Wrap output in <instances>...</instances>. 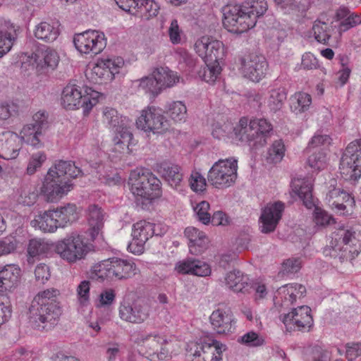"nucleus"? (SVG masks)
<instances>
[{
	"instance_id": "nucleus-1",
	"label": "nucleus",
	"mask_w": 361,
	"mask_h": 361,
	"mask_svg": "<svg viewBox=\"0 0 361 361\" xmlns=\"http://www.w3.org/2000/svg\"><path fill=\"white\" fill-rule=\"evenodd\" d=\"M265 0H247L241 4L223 7V24L229 32L243 33L254 27L257 19L267 11Z\"/></svg>"
},
{
	"instance_id": "nucleus-2",
	"label": "nucleus",
	"mask_w": 361,
	"mask_h": 361,
	"mask_svg": "<svg viewBox=\"0 0 361 361\" xmlns=\"http://www.w3.org/2000/svg\"><path fill=\"white\" fill-rule=\"evenodd\" d=\"M82 175V170L74 162L60 160L49 169L43 181L41 192L48 202L57 201L73 188V183L67 177L76 178Z\"/></svg>"
},
{
	"instance_id": "nucleus-3",
	"label": "nucleus",
	"mask_w": 361,
	"mask_h": 361,
	"mask_svg": "<svg viewBox=\"0 0 361 361\" xmlns=\"http://www.w3.org/2000/svg\"><path fill=\"white\" fill-rule=\"evenodd\" d=\"M135 342L145 349V353L152 361L167 360L171 357L172 342L159 331H141Z\"/></svg>"
},
{
	"instance_id": "nucleus-4",
	"label": "nucleus",
	"mask_w": 361,
	"mask_h": 361,
	"mask_svg": "<svg viewBox=\"0 0 361 361\" xmlns=\"http://www.w3.org/2000/svg\"><path fill=\"white\" fill-rule=\"evenodd\" d=\"M130 190L135 196L154 200L161 195L160 180L149 169L137 168L130 174Z\"/></svg>"
},
{
	"instance_id": "nucleus-5",
	"label": "nucleus",
	"mask_w": 361,
	"mask_h": 361,
	"mask_svg": "<svg viewBox=\"0 0 361 361\" xmlns=\"http://www.w3.org/2000/svg\"><path fill=\"white\" fill-rule=\"evenodd\" d=\"M135 264L126 259L112 257L94 264L92 272L102 280H122L135 274Z\"/></svg>"
},
{
	"instance_id": "nucleus-6",
	"label": "nucleus",
	"mask_w": 361,
	"mask_h": 361,
	"mask_svg": "<svg viewBox=\"0 0 361 361\" xmlns=\"http://www.w3.org/2000/svg\"><path fill=\"white\" fill-rule=\"evenodd\" d=\"M61 315L57 302L39 304L32 302L28 310V319L31 326L39 331H49L55 326Z\"/></svg>"
},
{
	"instance_id": "nucleus-7",
	"label": "nucleus",
	"mask_w": 361,
	"mask_h": 361,
	"mask_svg": "<svg viewBox=\"0 0 361 361\" xmlns=\"http://www.w3.org/2000/svg\"><path fill=\"white\" fill-rule=\"evenodd\" d=\"M103 121L115 133L113 142L116 149L121 151L128 148L133 139V133L129 129L130 120L119 114L115 109L105 107L103 110Z\"/></svg>"
},
{
	"instance_id": "nucleus-8",
	"label": "nucleus",
	"mask_w": 361,
	"mask_h": 361,
	"mask_svg": "<svg viewBox=\"0 0 361 361\" xmlns=\"http://www.w3.org/2000/svg\"><path fill=\"white\" fill-rule=\"evenodd\" d=\"M92 248V244L83 235L75 233H72L58 241L55 245L56 252L70 263L85 259Z\"/></svg>"
},
{
	"instance_id": "nucleus-9",
	"label": "nucleus",
	"mask_w": 361,
	"mask_h": 361,
	"mask_svg": "<svg viewBox=\"0 0 361 361\" xmlns=\"http://www.w3.org/2000/svg\"><path fill=\"white\" fill-rule=\"evenodd\" d=\"M238 160L234 157L219 159L208 172V182L218 189L227 188L237 179Z\"/></svg>"
},
{
	"instance_id": "nucleus-10",
	"label": "nucleus",
	"mask_w": 361,
	"mask_h": 361,
	"mask_svg": "<svg viewBox=\"0 0 361 361\" xmlns=\"http://www.w3.org/2000/svg\"><path fill=\"white\" fill-rule=\"evenodd\" d=\"M90 90L92 94L87 92V94H82L80 87L76 85L68 84L63 90L61 94V104L68 110H73L82 107L85 114H88L90 110L97 103L99 92Z\"/></svg>"
},
{
	"instance_id": "nucleus-11",
	"label": "nucleus",
	"mask_w": 361,
	"mask_h": 361,
	"mask_svg": "<svg viewBox=\"0 0 361 361\" xmlns=\"http://www.w3.org/2000/svg\"><path fill=\"white\" fill-rule=\"evenodd\" d=\"M340 173L345 180H357L361 176V139L350 142L340 161Z\"/></svg>"
},
{
	"instance_id": "nucleus-12",
	"label": "nucleus",
	"mask_w": 361,
	"mask_h": 361,
	"mask_svg": "<svg viewBox=\"0 0 361 361\" xmlns=\"http://www.w3.org/2000/svg\"><path fill=\"white\" fill-rule=\"evenodd\" d=\"M179 80L176 73L163 67L156 68L151 76L140 79L139 86L154 96L159 94L161 91L174 85Z\"/></svg>"
},
{
	"instance_id": "nucleus-13",
	"label": "nucleus",
	"mask_w": 361,
	"mask_h": 361,
	"mask_svg": "<svg viewBox=\"0 0 361 361\" xmlns=\"http://www.w3.org/2000/svg\"><path fill=\"white\" fill-rule=\"evenodd\" d=\"M106 38L103 32L88 30L74 35L73 43L76 49L82 54L97 55L106 46Z\"/></svg>"
},
{
	"instance_id": "nucleus-14",
	"label": "nucleus",
	"mask_w": 361,
	"mask_h": 361,
	"mask_svg": "<svg viewBox=\"0 0 361 361\" xmlns=\"http://www.w3.org/2000/svg\"><path fill=\"white\" fill-rule=\"evenodd\" d=\"M311 312L310 307L302 305L294 308L288 314H281L280 319L288 331H309L314 324Z\"/></svg>"
},
{
	"instance_id": "nucleus-15",
	"label": "nucleus",
	"mask_w": 361,
	"mask_h": 361,
	"mask_svg": "<svg viewBox=\"0 0 361 361\" xmlns=\"http://www.w3.org/2000/svg\"><path fill=\"white\" fill-rule=\"evenodd\" d=\"M158 227L160 226H154V224L145 220L134 224L132 231L133 239L128 246L130 252L137 255L142 254L147 241L154 235L161 236L164 231H158Z\"/></svg>"
},
{
	"instance_id": "nucleus-16",
	"label": "nucleus",
	"mask_w": 361,
	"mask_h": 361,
	"mask_svg": "<svg viewBox=\"0 0 361 361\" xmlns=\"http://www.w3.org/2000/svg\"><path fill=\"white\" fill-rule=\"evenodd\" d=\"M330 246L333 250H348L355 257L361 251V230L357 233L353 230H340L333 234Z\"/></svg>"
},
{
	"instance_id": "nucleus-17",
	"label": "nucleus",
	"mask_w": 361,
	"mask_h": 361,
	"mask_svg": "<svg viewBox=\"0 0 361 361\" xmlns=\"http://www.w3.org/2000/svg\"><path fill=\"white\" fill-rule=\"evenodd\" d=\"M137 128L145 132L161 133L169 128L168 121L162 114L161 110L155 106H149L142 110L136 121Z\"/></svg>"
},
{
	"instance_id": "nucleus-18",
	"label": "nucleus",
	"mask_w": 361,
	"mask_h": 361,
	"mask_svg": "<svg viewBox=\"0 0 361 361\" xmlns=\"http://www.w3.org/2000/svg\"><path fill=\"white\" fill-rule=\"evenodd\" d=\"M226 350V345L213 340L212 343H192L188 350L192 361H221L222 353Z\"/></svg>"
},
{
	"instance_id": "nucleus-19",
	"label": "nucleus",
	"mask_w": 361,
	"mask_h": 361,
	"mask_svg": "<svg viewBox=\"0 0 361 361\" xmlns=\"http://www.w3.org/2000/svg\"><path fill=\"white\" fill-rule=\"evenodd\" d=\"M195 49L205 63H219L224 56V44L209 37H202L195 44Z\"/></svg>"
},
{
	"instance_id": "nucleus-20",
	"label": "nucleus",
	"mask_w": 361,
	"mask_h": 361,
	"mask_svg": "<svg viewBox=\"0 0 361 361\" xmlns=\"http://www.w3.org/2000/svg\"><path fill=\"white\" fill-rule=\"evenodd\" d=\"M240 72L245 78L253 82H259L266 74L268 63L262 55L250 54L240 59Z\"/></svg>"
},
{
	"instance_id": "nucleus-21",
	"label": "nucleus",
	"mask_w": 361,
	"mask_h": 361,
	"mask_svg": "<svg viewBox=\"0 0 361 361\" xmlns=\"http://www.w3.org/2000/svg\"><path fill=\"white\" fill-rule=\"evenodd\" d=\"M150 307L144 300H135L132 303L124 302L119 307V316L123 321L141 324L149 316Z\"/></svg>"
},
{
	"instance_id": "nucleus-22",
	"label": "nucleus",
	"mask_w": 361,
	"mask_h": 361,
	"mask_svg": "<svg viewBox=\"0 0 361 361\" xmlns=\"http://www.w3.org/2000/svg\"><path fill=\"white\" fill-rule=\"evenodd\" d=\"M284 204L278 201L267 204L261 212L259 216V228L263 233L274 232L282 217Z\"/></svg>"
},
{
	"instance_id": "nucleus-23",
	"label": "nucleus",
	"mask_w": 361,
	"mask_h": 361,
	"mask_svg": "<svg viewBox=\"0 0 361 361\" xmlns=\"http://www.w3.org/2000/svg\"><path fill=\"white\" fill-rule=\"evenodd\" d=\"M326 201L333 210L343 215L351 211L355 203L350 194L336 188L329 191L326 196Z\"/></svg>"
},
{
	"instance_id": "nucleus-24",
	"label": "nucleus",
	"mask_w": 361,
	"mask_h": 361,
	"mask_svg": "<svg viewBox=\"0 0 361 361\" xmlns=\"http://www.w3.org/2000/svg\"><path fill=\"white\" fill-rule=\"evenodd\" d=\"M32 59L34 60L36 70L41 73L54 70L60 60L56 50L46 47L38 48L32 54Z\"/></svg>"
},
{
	"instance_id": "nucleus-25",
	"label": "nucleus",
	"mask_w": 361,
	"mask_h": 361,
	"mask_svg": "<svg viewBox=\"0 0 361 361\" xmlns=\"http://www.w3.org/2000/svg\"><path fill=\"white\" fill-rule=\"evenodd\" d=\"M209 319L213 329L218 334H230L235 329L236 321L229 310L218 308L213 311Z\"/></svg>"
},
{
	"instance_id": "nucleus-26",
	"label": "nucleus",
	"mask_w": 361,
	"mask_h": 361,
	"mask_svg": "<svg viewBox=\"0 0 361 361\" xmlns=\"http://www.w3.org/2000/svg\"><path fill=\"white\" fill-rule=\"evenodd\" d=\"M22 147L19 136L11 131L0 133V158L5 160L16 159Z\"/></svg>"
},
{
	"instance_id": "nucleus-27",
	"label": "nucleus",
	"mask_w": 361,
	"mask_h": 361,
	"mask_svg": "<svg viewBox=\"0 0 361 361\" xmlns=\"http://www.w3.org/2000/svg\"><path fill=\"white\" fill-rule=\"evenodd\" d=\"M184 234L189 241V250L192 255H200L207 249L208 238L204 232L190 226L185 229Z\"/></svg>"
},
{
	"instance_id": "nucleus-28",
	"label": "nucleus",
	"mask_w": 361,
	"mask_h": 361,
	"mask_svg": "<svg viewBox=\"0 0 361 361\" xmlns=\"http://www.w3.org/2000/svg\"><path fill=\"white\" fill-rule=\"evenodd\" d=\"M159 173L171 188L177 190L181 186L183 180V172L180 166L164 162L159 166Z\"/></svg>"
},
{
	"instance_id": "nucleus-29",
	"label": "nucleus",
	"mask_w": 361,
	"mask_h": 361,
	"mask_svg": "<svg viewBox=\"0 0 361 361\" xmlns=\"http://www.w3.org/2000/svg\"><path fill=\"white\" fill-rule=\"evenodd\" d=\"M87 212L88 232L91 239L94 240L102 234L104 216L102 208L97 204L90 205Z\"/></svg>"
},
{
	"instance_id": "nucleus-30",
	"label": "nucleus",
	"mask_w": 361,
	"mask_h": 361,
	"mask_svg": "<svg viewBox=\"0 0 361 361\" xmlns=\"http://www.w3.org/2000/svg\"><path fill=\"white\" fill-rule=\"evenodd\" d=\"M253 120L254 148L263 147L271 137L273 127L271 123L264 118Z\"/></svg>"
},
{
	"instance_id": "nucleus-31",
	"label": "nucleus",
	"mask_w": 361,
	"mask_h": 361,
	"mask_svg": "<svg viewBox=\"0 0 361 361\" xmlns=\"http://www.w3.org/2000/svg\"><path fill=\"white\" fill-rule=\"evenodd\" d=\"M233 138L254 148L253 120L243 117L233 128Z\"/></svg>"
},
{
	"instance_id": "nucleus-32",
	"label": "nucleus",
	"mask_w": 361,
	"mask_h": 361,
	"mask_svg": "<svg viewBox=\"0 0 361 361\" xmlns=\"http://www.w3.org/2000/svg\"><path fill=\"white\" fill-rule=\"evenodd\" d=\"M292 189L307 209H312L314 207L315 204L312 194V183L310 180L295 178L292 181Z\"/></svg>"
},
{
	"instance_id": "nucleus-33",
	"label": "nucleus",
	"mask_w": 361,
	"mask_h": 361,
	"mask_svg": "<svg viewBox=\"0 0 361 361\" xmlns=\"http://www.w3.org/2000/svg\"><path fill=\"white\" fill-rule=\"evenodd\" d=\"M20 268L15 264H6L0 268V293L11 290L18 282Z\"/></svg>"
},
{
	"instance_id": "nucleus-34",
	"label": "nucleus",
	"mask_w": 361,
	"mask_h": 361,
	"mask_svg": "<svg viewBox=\"0 0 361 361\" xmlns=\"http://www.w3.org/2000/svg\"><path fill=\"white\" fill-rule=\"evenodd\" d=\"M15 27L13 23L4 18H0V58L8 53L13 44Z\"/></svg>"
},
{
	"instance_id": "nucleus-35",
	"label": "nucleus",
	"mask_w": 361,
	"mask_h": 361,
	"mask_svg": "<svg viewBox=\"0 0 361 361\" xmlns=\"http://www.w3.org/2000/svg\"><path fill=\"white\" fill-rule=\"evenodd\" d=\"M225 281L228 288L235 293H247L252 287L247 276L238 270L228 272L226 276Z\"/></svg>"
},
{
	"instance_id": "nucleus-36",
	"label": "nucleus",
	"mask_w": 361,
	"mask_h": 361,
	"mask_svg": "<svg viewBox=\"0 0 361 361\" xmlns=\"http://www.w3.org/2000/svg\"><path fill=\"white\" fill-rule=\"evenodd\" d=\"M59 228H64L75 221L78 215L77 207L74 204H67L65 206L53 209Z\"/></svg>"
},
{
	"instance_id": "nucleus-37",
	"label": "nucleus",
	"mask_w": 361,
	"mask_h": 361,
	"mask_svg": "<svg viewBox=\"0 0 361 361\" xmlns=\"http://www.w3.org/2000/svg\"><path fill=\"white\" fill-rule=\"evenodd\" d=\"M54 215L53 210L45 211L44 213L36 216L35 219L31 221V225L44 232L53 233L59 228Z\"/></svg>"
},
{
	"instance_id": "nucleus-38",
	"label": "nucleus",
	"mask_w": 361,
	"mask_h": 361,
	"mask_svg": "<svg viewBox=\"0 0 361 361\" xmlns=\"http://www.w3.org/2000/svg\"><path fill=\"white\" fill-rule=\"evenodd\" d=\"M336 25L328 24L321 20H315L312 26L314 39L319 43L327 44Z\"/></svg>"
},
{
	"instance_id": "nucleus-39",
	"label": "nucleus",
	"mask_w": 361,
	"mask_h": 361,
	"mask_svg": "<svg viewBox=\"0 0 361 361\" xmlns=\"http://www.w3.org/2000/svg\"><path fill=\"white\" fill-rule=\"evenodd\" d=\"M43 132V130L32 124H27L21 130L20 137H19L20 138V142L23 140L28 145L39 148L42 146V142L39 137Z\"/></svg>"
},
{
	"instance_id": "nucleus-40",
	"label": "nucleus",
	"mask_w": 361,
	"mask_h": 361,
	"mask_svg": "<svg viewBox=\"0 0 361 361\" xmlns=\"http://www.w3.org/2000/svg\"><path fill=\"white\" fill-rule=\"evenodd\" d=\"M34 35L38 39L49 43L56 39L59 31L53 25L47 22H42L35 27Z\"/></svg>"
},
{
	"instance_id": "nucleus-41",
	"label": "nucleus",
	"mask_w": 361,
	"mask_h": 361,
	"mask_svg": "<svg viewBox=\"0 0 361 361\" xmlns=\"http://www.w3.org/2000/svg\"><path fill=\"white\" fill-rule=\"evenodd\" d=\"M87 75L94 83H102L103 81L113 80L112 73L102 59L97 61L90 71L87 73Z\"/></svg>"
},
{
	"instance_id": "nucleus-42",
	"label": "nucleus",
	"mask_w": 361,
	"mask_h": 361,
	"mask_svg": "<svg viewBox=\"0 0 361 361\" xmlns=\"http://www.w3.org/2000/svg\"><path fill=\"white\" fill-rule=\"evenodd\" d=\"M311 104L312 97L306 92H296L290 98V108L296 114L306 111Z\"/></svg>"
},
{
	"instance_id": "nucleus-43",
	"label": "nucleus",
	"mask_w": 361,
	"mask_h": 361,
	"mask_svg": "<svg viewBox=\"0 0 361 361\" xmlns=\"http://www.w3.org/2000/svg\"><path fill=\"white\" fill-rule=\"evenodd\" d=\"M51 244L44 239L34 238L29 241L27 252L31 257H39L47 255L51 249Z\"/></svg>"
},
{
	"instance_id": "nucleus-44",
	"label": "nucleus",
	"mask_w": 361,
	"mask_h": 361,
	"mask_svg": "<svg viewBox=\"0 0 361 361\" xmlns=\"http://www.w3.org/2000/svg\"><path fill=\"white\" fill-rule=\"evenodd\" d=\"M286 96L287 94L283 87L271 89L267 101L270 110L274 112L280 110L286 99Z\"/></svg>"
},
{
	"instance_id": "nucleus-45",
	"label": "nucleus",
	"mask_w": 361,
	"mask_h": 361,
	"mask_svg": "<svg viewBox=\"0 0 361 361\" xmlns=\"http://www.w3.org/2000/svg\"><path fill=\"white\" fill-rule=\"evenodd\" d=\"M166 113L175 122H184L187 117L186 106L180 101L172 102L169 104Z\"/></svg>"
},
{
	"instance_id": "nucleus-46",
	"label": "nucleus",
	"mask_w": 361,
	"mask_h": 361,
	"mask_svg": "<svg viewBox=\"0 0 361 361\" xmlns=\"http://www.w3.org/2000/svg\"><path fill=\"white\" fill-rule=\"evenodd\" d=\"M286 148L282 140L273 142L267 152V160L269 163H279L285 155Z\"/></svg>"
},
{
	"instance_id": "nucleus-47",
	"label": "nucleus",
	"mask_w": 361,
	"mask_h": 361,
	"mask_svg": "<svg viewBox=\"0 0 361 361\" xmlns=\"http://www.w3.org/2000/svg\"><path fill=\"white\" fill-rule=\"evenodd\" d=\"M307 159V164L313 170L320 171L326 167V153L323 149L311 151Z\"/></svg>"
},
{
	"instance_id": "nucleus-48",
	"label": "nucleus",
	"mask_w": 361,
	"mask_h": 361,
	"mask_svg": "<svg viewBox=\"0 0 361 361\" xmlns=\"http://www.w3.org/2000/svg\"><path fill=\"white\" fill-rule=\"evenodd\" d=\"M90 282L87 280L81 281L77 287V299L80 306L90 304Z\"/></svg>"
},
{
	"instance_id": "nucleus-49",
	"label": "nucleus",
	"mask_w": 361,
	"mask_h": 361,
	"mask_svg": "<svg viewBox=\"0 0 361 361\" xmlns=\"http://www.w3.org/2000/svg\"><path fill=\"white\" fill-rule=\"evenodd\" d=\"M139 2L137 8L138 11L145 14L147 18L156 16L158 14L159 7L154 0H137Z\"/></svg>"
},
{
	"instance_id": "nucleus-50",
	"label": "nucleus",
	"mask_w": 361,
	"mask_h": 361,
	"mask_svg": "<svg viewBox=\"0 0 361 361\" xmlns=\"http://www.w3.org/2000/svg\"><path fill=\"white\" fill-rule=\"evenodd\" d=\"M47 159V156L43 152H37L32 154L27 166V173L29 175L34 174L40 169Z\"/></svg>"
},
{
	"instance_id": "nucleus-51",
	"label": "nucleus",
	"mask_w": 361,
	"mask_h": 361,
	"mask_svg": "<svg viewBox=\"0 0 361 361\" xmlns=\"http://www.w3.org/2000/svg\"><path fill=\"white\" fill-rule=\"evenodd\" d=\"M189 185L194 192H203L206 189L207 181L200 172L192 171L189 178Z\"/></svg>"
},
{
	"instance_id": "nucleus-52",
	"label": "nucleus",
	"mask_w": 361,
	"mask_h": 361,
	"mask_svg": "<svg viewBox=\"0 0 361 361\" xmlns=\"http://www.w3.org/2000/svg\"><path fill=\"white\" fill-rule=\"evenodd\" d=\"M206 67L204 68L202 75L203 80L208 83H214L221 73V66L219 63H205Z\"/></svg>"
},
{
	"instance_id": "nucleus-53",
	"label": "nucleus",
	"mask_w": 361,
	"mask_h": 361,
	"mask_svg": "<svg viewBox=\"0 0 361 361\" xmlns=\"http://www.w3.org/2000/svg\"><path fill=\"white\" fill-rule=\"evenodd\" d=\"M361 23V16L352 13L343 20L341 21L338 27V31L341 35L343 32H346L352 27Z\"/></svg>"
},
{
	"instance_id": "nucleus-54",
	"label": "nucleus",
	"mask_w": 361,
	"mask_h": 361,
	"mask_svg": "<svg viewBox=\"0 0 361 361\" xmlns=\"http://www.w3.org/2000/svg\"><path fill=\"white\" fill-rule=\"evenodd\" d=\"M106 64V66L111 71L113 75V79L116 74H119L123 71L125 66V61L122 57L114 56L106 59H102Z\"/></svg>"
},
{
	"instance_id": "nucleus-55",
	"label": "nucleus",
	"mask_w": 361,
	"mask_h": 361,
	"mask_svg": "<svg viewBox=\"0 0 361 361\" xmlns=\"http://www.w3.org/2000/svg\"><path fill=\"white\" fill-rule=\"evenodd\" d=\"M238 341L249 347H257L263 345L264 339L255 331H250L240 338Z\"/></svg>"
},
{
	"instance_id": "nucleus-56",
	"label": "nucleus",
	"mask_w": 361,
	"mask_h": 361,
	"mask_svg": "<svg viewBox=\"0 0 361 361\" xmlns=\"http://www.w3.org/2000/svg\"><path fill=\"white\" fill-rule=\"evenodd\" d=\"M59 294V291L55 288H49L39 292L32 300V302H39V304H47L56 302L55 298Z\"/></svg>"
},
{
	"instance_id": "nucleus-57",
	"label": "nucleus",
	"mask_w": 361,
	"mask_h": 361,
	"mask_svg": "<svg viewBox=\"0 0 361 361\" xmlns=\"http://www.w3.org/2000/svg\"><path fill=\"white\" fill-rule=\"evenodd\" d=\"M209 204L207 201H202L194 208L197 219L204 224H208L211 221V215L209 213Z\"/></svg>"
},
{
	"instance_id": "nucleus-58",
	"label": "nucleus",
	"mask_w": 361,
	"mask_h": 361,
	"mask_svg": "<svg viewBox=\"0 0 361 361\" xmlns=\"http://www.w3.org/2000/svg\"><path fill=\"white\" fill-rule=\"evenodd\" d=\"M18 242L16 238L10 236L0 240V257L14 252Z\"/></svg>"
},
{
	"instance_id": "nucleus-59",
	"label": "nucleus",
	"mask_w": 361,
	"mask_h": 361,
	"mask_svg": "<svg viewBox=\"0 0 361 361\" xmlns=\"http://www.w3.org/2000/svg\"><path fill=\"white\" fill-rule=\"evenodd\" d=\"M292 286L288 284L280 287L277 290L276 298L279 296L284 305L289 306L295 301V295L293 293L294 290Z\"/></svg>"
},
{
	"instance_id": "nucleus-60",
	"label": "nucleus",
	"mask_w": 361,
	"mask_h": 361,
	"mask_svg": "<svg viewBox=\"0 0 361 361\" xmlns=\"http://www.w3.org/2000/svg\"><path fill=\"white\" fill-rule=\"evenodd\" d=\"M307 361H330V354L322 348L315 346L307 354Z\"/></svg>"
},
{
	"instance_id": "nucleus-61",
	"label": "nucleus",
	"mask_w": 361,
	"mask_h": 361,
	"mask_svg": "<svg viewBox=\"0 0 361 361\" xmlns=\"http://www.w3.org/2000/svg\"><path fill=\"white\" fill-rule=\"evenodd\" d=\"M301 260L298 257H293L286 259L282 264L283 274H295L301 268Z\"/></svg>"
},
{
	"instance_id": "nucleus-62",
	"label": "nucleus",
	"mask_w": 361,
	"mask_h": 361,
	"mask_svg": "<svg viewBox=\"0 0 361 361\" xmlns=\"http://www.w3.org/2000/svg\"><path fill=\"white\" fill-rule=\"evenodd\" d=\"M329 142L330 137L328 135H316L310 141L307 149L309 152L319 149L324 150V149L322 148V146L324 145L325 144H329Z\"/></svg>"
},
{
	"instance_id": "nucleus-63",
	"label": "nucleus",
	"mask_w": 361,
	"mask_h": 361,
	"mask_svg": "<svg viewBox=\"0 0 361 361\" xmlns=\"http://www.w3.org/2000/svg\"><path fill=\"white\" fill-rule=\"evenodd\" d=\"M233 130L229 123H224L221 125L219 123H214L212 126V134L214 138L221 139L229 136V132Z\"/></svg>"
},
{
	"instance_id": "nucleus-64",
	"label": "nucleus",
	"mask_w": 361,
	"mask_h": 361,
	"mask_svg": "<svg viewBox=\"0 0 361 361\" xmlns=\"http://www.w3.org/2000/svg\"><path fill=\"white\" fill-rule=\"evenodd\" d=\"M314 219L316 224L319 226L329 225L334 220L331 215L319 207H315L314 209Z\"/></svg>"
}]
</instances>
